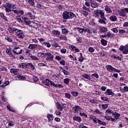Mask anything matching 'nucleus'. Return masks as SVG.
Segmentation results:
<instances>
[{"label": "nucleus", "mask_w": 128, "mask_h": 128, "mask_svg": "<svg viewBox=\"0 0 128 128\" xmlns=\"http://www.w3.org/2000/svg\"><path fill=\"white\" fill-rule=\"evenodd\" d=\"M74 120H76V122H82V118L80 116H74L73 118Z\"/></svg>", "instance_id": "nucleus-32"}, {"label": "nucleus", "mask_w": 128, "mask_h": 128, "mask_svg": "<svg viewBox=\"0 0 128 128\" xmlns=\"http://www.w3.org/2000/svg\"><path fill=\"white\" fill-rule=\"evenodd\" d=\"M82 14L84 16H88V12L85 11L84 10H82L81 11Z\"/></svg>", "instance_id": "nucleus-41"}, {"label": "nucleus", "mask_w": 128, "mask_h": 128, "mask_svg": "<svg viewBox=\"0 0 128 128\" xmlns=\"http://www.w3.org/2000/svg\"><path fill=\"white\" fill-rule=\"evenodd\" d=\"M6 108H7L8 110H10V112H16V110H14V109L12 108L10 106V104L7 105Z\"/></svg>", "instance_id": "nucleus-34"}, {"label": "nucleus", "mask_w": 128, "mask_h": 128, "mask_svg": "<svg viewBox=\"0 0 128 128\" xmlns=\"http://www.w3.org/2000/svg\"><path fill=\"white\" fill-rule=\"evenodd\" d=\"M119 50L122 52L123 54H128V44L124 46H121L119 48Z\"/></svg>", "instance_id": "nucleus-5"}, {"label": "nucleus", "mask_w": 128, "mask_h": 128, "mask_svg": "<svg viewBox=\"0 0 128 128\" xmlns=\"http://www.w3.org/2000/svg\"><path fill=\"white\" fill-rule=\"evenodd\" d=\"M36 8H40L41 10H44V6L40 4H37Z\"/></svg>", "instance_id": "nucleus-44"}, {"label": "nucleus", "mask_w": 128, "mask_h": 128, "mask_svg": "<svg viewBox=\"0 0 128 128\" xmlns=\"http://www.w3.org/2000/svg\"><path fill=\"white\" fill-rule=\"evenodd\" d=\"M46 117L48 118L49 122H52V120H54V115H52V114H47Z\"/></svg>", "instance_id": "nucleus-27"}, {"label": "nucleus", "mask_w": 128, "mask_h": 128, "mask_svg": "<svg viewBox=\"0 0 128 128\" xmlns=\"http://www.w3.org/2000/svg\"><path fill=\"white\" fill-rule=\"evenodd\" d=\"M62 34H68V30L66 29H62Z\"/></svg>", "instance_id": "nucleus-49"}, {"label": "nucleus", "mask_w": 128, "mask_h": 128, "mask_svg": "<svg viewBox=\"0 0 128 128\" xmlns=\"http://www.w3.org/2000/svg\"><path fill=\"white\" fill-rule=\"evenodd\" d=\"M90 118L92 119V120L94 122H95V124H96L97 122L96 121H98V118H96L95 116H92V117H90Z\"/></svg>", "instance_id": "nucleus-52"}, {"label": "nucleus", "mask_w": 128, "mask_h": 128, "mask_svg": "<svg viewBox=\"0 0 128 128\" xmlns=\"http://www.w3.org/2000/svg\"><path fill=\"white\" fill-rule=\"evenodd\" d=\"M98 6L99 5L98 4V2H96L92 1L90 3V6H91V8H98Z\"/></svg>", "instance_id": "nucleus-15"}, {"label": "nucleus", "mask_w": 128, "mask_h": 128, "mask_svg": "<svg viewBox=\"0 0 128 128\" xmlns=\"http://www.w3.org/2000/svg\"><path fill=\"white\" fill-rule=\"evenodd\" d=\"M18 28H9L8 29V30L10 34H14V32H16V30Z\"/></svg>", "instance_id": "nucleus-18"}, {"label": "nucleus", "mask_w": 128, "mask_h": 128, "mask_svg": "<svg viewBox=\"0 0 128 128\" xmlns=\"http://www.w3.org/2000/svg\"><path fill=\"white\" fill-rule=\"evenodd\" d=\"M78 54L80 55V56L78 58V60L80 62H82L84 60V57L82 56V53H80Z\"/></svg>", "instance_id": "nucleus-28"}, {"label": "nucleus", "mask_w": 128, "mask_h": 128, "mask_svg": "<svg viewBox=\"0 0 128 128\" xmlns=\"http://www.w3.org/2000/svg\"><path fill=\"white\" fill-rule=\"evenodd\" d=\"M98 122L100 124H102V126H106V122L100 121V120H98Z\"/></svg>", "instance_id": "nucleus-59"}, {"label": "nucleus", "mask_w": 128, "mask_h": 128, "mask_svg": "<svg viewBox=\"0 0 128 128\" xmlns=\"http://www.w3.org/2000/svg\"><path fill=\"white\" fill-rule=\"evenodd\" d=\"M19 66L20 68H28V64H26V63H21L19 64Z\"/></svg>", "instance_id": "nucleus-25"}, {"label": "nucleus", "mask_w": 128, "mask_h": 128, "mask_svg": "<svg viewBox=\"0 0 128 128\" xmlns=\"http://www.w3.org/2000/svg\"><path fill=\"white\" fill-rule=\"evenodd\" d=\"M17 19L19 22H24V24H26V26H32L34 24H36L32 22L28 18L26 17H22L20 16L19 17H17Z\"/></svg>", "instance_id": "nucleus-1"}, {"label": "nucleus", "mask_w": 128, "mask_h": 128, "mask_svg": "<svg viewBox=\"0 0 128 128\" xmlns=\"http://www.w3.org/2000/svg\"><path fill=\"white\" fill-rule=\"evenodd\" d=\"M118 14L120 16L124 18L126 16V13L128 14V8H124L118 10Z\"/></svg>", "instance_id": "nucleus-4"}, {"label": "nucleus", "mask_w": 128, "mask_h": 128, "mask_svg": "<svg viewBox=\"0 0 128 128\" xmlns=\"http://www.w3.org/2000/svg\"><path fill=\"white\" fill-rule=\"evenodd\" d=\"M43 44L47 46V48H50V44L49 42H43Z\"/></svg>", "instance_id": "nucleus-55"}, {"label": "nucleus", "mask_w": 128, "mask_h": 128, "mask_svg": "<svg viewBox=\"0 0 128 128\" xmlns=\"http://www.w3.org/2000/svg\"><path fill=\"white\" fill-rule=\"evenodd\" d=\"M46 54V52H40L39 53V54L42 58H45Z\"/></svg>", "instance_id": "nucleus-60"}, {"label": "nucleus", "mask_w": 128, "mask_h": 128, "mask_svg": "<svg viewBox=\"0 0 128 128\" xmlns=\"http://www.w3.org/2000/svg\"><path fill=\"white\" fill-rule=\"evenodd\" d=\"M14 52L16 54H20L22 52V49H20L18 47H16L14 50Z\"/></svg>", "instance_id": "nucleus-11"}, {"label": "nucleus", "mask_w": 128, "mask_h": 128, "mask_svg": "<svg viewBox=\"0 0 128 128\" xmlns=\"http://www.w3.org/2000/svg\"><path fill=\"white\" fill-rule=\"evenodd\" d=\"M113 116H114V118H114V120H114V122H116V120H118L120 116V114L116 112L115 113H114Z\"/></svg>", "instance_id": "nucleus-20"}, {"label": "nucleus", "mask_w": 128, "mask_h": 128, "mask_svg": "<svg viewBox=\"0 0 128 128\" xmlns=\"http://www.w3.org/2000/svg\"><path fill=\"white\" fill-rule=\"evenodd\" d=\"M28 2L32 6H34V0H28Z\"/></svg>", "instance_id": "nucleus-43"}, {"label": "nucleus", "mask_w": 128, "mask_h": 128, "mask_svg": "<svg viewBox=\"0 0 128 128\" xmlns=\"http://www.w3.org/2000/svg\"><path fill=\"white\" fill-rule=\"evenodd\" d=\"M30 18V20H36V16H34L30 12H28L26 14Z\"/></svg>", "instance_id": "nucleus-23"}, {"label": "nucleus", "mask_w": 128, "mask_h": 128, "mask_svg": "<svg viewBox=\"0 0 128 128\" xmlns=\"http://www.w3.org/2000/svg\"><path fill=\"white\" fill-rule=\"evenodd\" d=\"M100 98L102 100H104V102H108V98L106 96H102Z\"/></svg>", "instance_id": "nucleus-48"}, {"label": "nucleus", "mask_w": 128, "mask_h": 128, "mask_svg": "<svg viewBox=\"0 0 128 128\" xmlns=\"http://www.w3.org/2000/svg\"><path fill=\"white\" fill-rule=\"evenodd\" d=\"M10 72L11 74H16V76H18V72L16 70H14V69L10 70Z\"/></svg>", "instance_id": "nucleus-36"}, {"label": "nucleus", "mask_w": 128, "mask_h": 128, "mask_svg": "<svg viewBox=\"0 0 128 128\" xmlns=\"http://www.w3.org/2000/svg\"><path fill=\"white\" fill-rule=\"evenodd\" d=\"M110 20H112V22H116L118 17L116 16H112L110 17Z\"/></svg>", "instance_id": "nucleus-30"}, {"label": "nucleus", "mask_w": 128, "mask_h": 128, "mask_svg": "<svg viewBox=\"0 0 128 128\" xmlns=\"http://www.w3.org/2000/svg\"><path fill=\"white\" fill-rule=\"evenodd\" d=\"M71 94L74 96H78V92H72Z\"/></svg>", "instance_id": "nucleus-57"}, {"label": "nucleus", "mask_w": 128, "mask_h": 128, "mask_svg": "<svg viewBox=\"0 0 128 128\" xmlns=\"http://www.w3.org/2000/svg\"><path fill=\"white\" fill-rule=\"evenodd\" d=\"M90 102H91V104H98V101L94 100H89Z\"/></svg>", "instance_id": "nucleus-64"}, {"label": "nucleus", "mask_w": 128, "mask_h": 128, "mask_svg": "<svg viewBox=\"0 0 128 128\" xmlns=\"http://www.w3.org/2000/svg\"><path fill=\"white\" fill-rule=\"evenodd\" d=\"M82 78H86V80H90V76L88 74H83L82 75Z\"/></svg>", "instance_id": "nucleus-35"}, {"label": "nucleus", "mask_w": 128, "mask_h": 128, "mask_svg": "<svg viewBox=\"0 0 128 128\" xmlns=\"http://www.w3.org/2000/svg\"><path fill=\"white\" fill-rule=\"evenodd\" d=\"M76 30H77L81 34H86L85 28H76Z\"/></svg>", "instance_id": "nucleus-17"}, {"label": "nucleus", "mask_w": 128, "mask_h": 128, "mask_svg": "<svg viewBox=\"0 0 128 128\" xmlns=\"http://www.w3.org/2000/svg\"><path fill=\"white\" fill-rule=\"evenodd\" d=\"M6 52L7 54H8V56H9L10 58H16V56L12 54V50H10V48H6Z\"/></svg>", "instance_id": "nucleus-10"}, {"label": "nucleus", "mask_w": 128, "mask_h": 128, "mask_svg": "<svg viewBox=\"0 0 128 128\" xmlns=\"http://www.w3.org/2000/svg\"><path fill=\"white\" fill-rule=\"evenodd\" d=\"M102 108L103 110H106V108H108V104H102Z\"/></svg>", "instance_id": "nucleus-58"}, {"label": "nucleus", "mask_w": 128, "mask_h": 128, "mask_svg": "<svg viewBox=\"0 0 128 128\" xmlns=\"http://www.w3.org/2000/svg\"><path fill=\"white\" fill-rule=\"evenodd\" d=\"M60 68L62 70V72L64 74H65V76H68V74H70V72L64 69V68L62 66L60 67Z\"/></svg>", "instance_id": "nucleus-37"}, {"label": "nucleus", "mask_w": 128, "mask_h": 128, "mask_svg": "<svg viewBox=\"0 0 128 128\" xmlns=\"http://www.w3.org/2000/svg\"><path fill=\"white\" fill-rule=\"evenodd\" d=\"M9 126H14V123L13 122H9L8 123Z\"/></svg>", "instance_id": "nucleus-61"}, {"label": "nucleus", "mask_w": 128, "mask_h": 128, "mask_svg": "<svg viewBox=\"0 0 128 128\" xmlns=\"http://www.w3.org/2000/svg\"><path fill=\"white\" fill-rule=\"evenodd\" d=\"M106 18L104 17V15H103L102 16L100 17V18L98 20L99 24H106Z\"/></svg>", "instance_id": "nucleus-12"}, {"label": "nucleus", "mask_w": 128, "mask_h": 128, "mask_svg": "<svg viewBox=\"0 0 128 128\" xmlns=\"http://www.w3.org/2000/svg\"><path fill=\"white\" fill-rule=\"evenodd\" d=\"M59 38H60V40H66V36H64V35H61L60 36H58Z\"/></svg>", "instance_id": "nucleus-46"}, {"label": "nucleus", "mask_w": 128, "mask_h": 128, "mask_svg": "<svg viewBox=\"0 0 128 128\" xmlns=\"http://www.w3.org/2000/svg\"><path fill=\"white\" fill-rule=\"evenodd\" d=\"M85 34L86 32H88L89 34H92V29H90L88 28H85Z\"/></svg>", "instance_id": "nucleus-40"}, {"label": "nucleus", "mask_w": 128, "mask_h": 128, "mask_svg": "<svg viewBox=\"0 0 128 128\" xmlns=\"http://www.w3.org/2000/svg\"><path fill=\"white\" fill-rule=\"evenodd\" d=\"M94 48L92 47H89L88 48V52H94Z\"/></svg>", "instance_id": "nucleus-51"}, {"label": "nucleus", "mask_w": 128, "mask_h": 128, "mask_svg": "<svg viewBox=\"0 0 128 128\" xmlns=\"http://www.w3.org/2000/svg\"><path fill=\"white\" fill-rule=\"evenodd\" d=\"M62 16L64 20H72V18H74L76 16V14L72 12L67 11H64Z\"/></svg>", "instance_id": "nucleus-2"}, {"label": "nucleus", "mask_w": 128, "mask_h": 128, "mask_svg": "<svg viewBox=\"0 0 128 128\" xmlns=\"http://www.w3.org/2000/svg\"><path fill=\"white\" fill-rule=\"evenodd\" d=\"M29 56L31 58L32 60H40V59H38V57L34 56H32L30 54H29Z\"/></svg>", "instance_id": "nucleus-33"}, {"label": "nucleus", "mask_w": 128, "mask_h": 128, "mask_svg": "<svg viewBox=\"0 0 128 128\" xmlns=\"http://www.w3.org/2000/svg\"><path fill=\"white\" fill-rule=\"evenodd\" d=\"M43 84L46 86H54L55 88H58V84H56L54 82L48 79H46L42 82Z\"/></svg>", "instance_id": "nucleus-3"}, {"label": "nucleus", "mask_w": 128, "mask_h": 128, "mask_svg": "<svg viewBox=\"0 0 128 128\" xmlns=\"http://www.w3.org/2000/svg\"><path fill=\"white\" fill-rule=\"evenodd\" d=\"M28 66H30L32 68V70H34L35 68L34 66V64L32 63H28Z\"/></svg>", "instance_id": "nucleus-50"}, {"label": "nucleus", "mask_w": 128, "mask_h": 128, "mask_svg": "<svg viewBox=\"0 0 128 128\" xmlns=\"http://www.w3.org/2000/svg\"><path fill=\"white\" fill-rule=\"evenodd\" d=\"M89 26L90 30H94V28H96V24L92 22L89 24Z\"/></svg>", "instance_id": "nucleus-24"}, {"label": "nucleus", "mask_w": 128, "mask_h": 128, "mask_svg": "<svg viewBox=\"0 0 128 128\" xmlns=\"http://www.w3.org/2000/svg\"><path fill=\"white\" fill-rule=\"evenodd\" d=\"M70 48L72 52H80V49L74 46H70Z\"/></svg>", "instance_id": "nucleus-14"}, {"label": "nucleus", "mask_w": 128, "mask_h": 128, "mask_svg": "<svg viewBox=\"0 0 128 128\" xmlns=\"http://www.w3.org/2000/svg\"><path fill=\"white\" fill-rule=\"evenodd\" d=\"M44 58H46V60H49L50 62H52V60H54V56L52 53L49 52H46Z\"/></svg>", "instance_id": "nucleus-8"}, {"label": "nucleus", "mask_w": 128, "mask_h": 128, "mask_svg": "<svg viewBox=\"0 0 128 128\" xmlns=\"http://www.w3.org/2000/svg\"><path fill=\"white\" fill-rule=\"evenodd\" d=\"M10 84V82L6 81L4 83L2 86V88H4V86H8Z\"/></svg>", "instance_id": "nucleus-42"}, {"label": "nucleus", "mask_w": 128, "mask_h": 128, "mask_svg": "<svg viewBox=\"0 0 128 128\" xmlns=\"http://www.w3.org/2000/svg\"><path fill=\"white\" fill-rule=\"evenodd\" d=\"M68 82H70V79L68 78L64 79V84H68Z\"/></svg>", "instance_id": "nucleus-56"}, {"label": "nucleus", "mask_w": 128, "mask_h": 128, "mask_svg": "<svg viewBox=\"0 0 128 128\" xmlns=\"http://www.w3.org/2000/svg\"><path fill=\"white\" fill-rule=\"evenodd\" d=\"M16 36H18L19 38H24V32L20 29L16 30Z\"/></svg>", "instance_id": "nucleus-7"}, {"label": "nucleus", "mask_w": 128, "mask_h": 128, "mask_svg": "<svg viewBox=\"0 0 128 128\" xmlns=\"http://www.w3.org/2000/svg\"><path fill=\"white\" fill-rule=\"evenodd\" d=\"M94 16L95 18H100V16H104V13L102 12V10H96L94 11Z\"/></svg>", "instance_id": "nucleus-6"}, {"label": "nucleus", "mask_w": 128, "mask_h": 128, "mask_svg": "<svg viewBox=\"0 0 128 128\" xmlns=\"http://www.w3.org/2000/svg\"><path fill=\"white\" fill-rule=\"evenodd\" d=\"M72 110L74 114H76L82 110V108L78 106H74L72 108Z\"/></svg>", "instance_id": "nucleus-13"}, {"label": "nucleus", "mask_w": 128, "mask_h": 128, "mask_svg": "<svg viewBox=\"0 0 128 128\" xmlns=\"http://www.w3.org/2000/svg\"><path fill=\"white\" fill-rule=\"evenodd\" d=\"M111 30L114 32V34H118V30L116 28H113L111 29Z\"/></svg>", "instance_id": "nucleus-54"}, {"label": "nucleus", "mask_w": 128, "mask_h": 128, "mask_svg": "<svg viewBox=\"0 0 128 128\" xmlns=\"http://www.w3.org/2000/svg\"><path fill=\"white\" fill-rule=\"evenodd\" d=\"M80 116H85V118H88V115L84 113L80 112Z\"/></svg>", "instance_id": "nucleus-63"}, {"label": "nucleus", "mask_w": 128, "mask_h": 128, "mask_svg": "<svg viewBox=\"0 0 128 128\" xmlns=\"http://www.w3.org/2000/svg\"><path fill=\"white\" fill-rule=\"evenodd\" d=\"M106 68L107 70H109L110 72H114V67H112V65H108V64L106 65Z\"/></svg>", "instance_id": "nucleus-26"}, {"label": "nucleus", "mask_w": 128, "mask_h": 128, "mask_svg": "<svg viewBox=\"0 0 128 128\" xmlns=\"http://www.w3.org/2000/svg\"><path fill=\"white\" fill-rule=\"evenodd\" d=\"M5 40H8V42H12V38H10L8 36H6L5 37Z\"/></svg>", "instance_id": "nucleus-45"}, {"label": "nucleus", "mask_w": 128, "mask_h": 128, "mask_svg": "<svg viewBox=\"0 0 128 128\" xmlns=\"http://www.w3.org/2000/svg\"><path fill=\"white\" fill-rule=\"evenodd\" d=\"M4 8H5V10L6 12H12V4L8 3L4 6Z\"/></svg>", "instance_id": "nucleus-9"}, {"label": "nucleus", "mask_w": 128, "mask_h": 128, "mask_svg": "<svg viewBox=\"0 0 128 128\" xmlns=\"http://www.w3.org/2000/svg\"><path fill=\"white\" fill-rule=\"evenodd\" d=\"M38 45L34 44H30L28 46V48L30 50H34V48H37Z\"/></svg>", "instance_id": "nucleus-38"}, {"label": "nucleus", "mask_w": 128, "mask_h": 128, "mask_svg": "<svg viewBox=\"0 0 128 128\" xmlns=\"http://www.w3.org/2000/svg\"><path fill=\"white\" fill-rule=\"evenodd\" d=\"M104 118L106 120H111V122H114V120H116V119H114L112 117H110L108 116H105Z\"/></svg>", "instance_id": "nucleus-31"}, {"label": "nucleus", "mask_w": 128, "mask_h": 128, "mask_svg": "<svg viewBox=\"0 0 128 128\" xmlns=\"http://www.w3.org/2000/svg\"><path fill=\"white\" fill-rule=\"evenodd\" d=\"M52 34H54V36H60V32L58 30H54L52 32Z\"/></svg>", "instance_id": "nucleus-21"}, {"label": "nucleus", "mask_w": 128, "mask_h": 128, "mask_svg": "<svg viewBox=\"0 0 128 128\" xmlns=\"http://www.w3.org/2000/svg\"><path fill=\"white\" fill-rule=\"evenodd\" d=\"M104 10L107 14H112V10L110 8H108V6H104Z\"/></svg>", "instance_id": "nucleus-19"}, {"label": "nucleus", "mask_w": 128, "mask_h": 128, "mask_svg": "<svg viewBox=\"0 0 128 128\" xmlns=\"http://www.w3.org/2000/svg\"><path fill=\"white\" fill-rule=\"evenodd\" d=\"M106 94L108 96H114V93L112 92V90L111 89H107L106 90Z\"/></svg>", "instance_id": "nucleus-16"}, {"label": "nucleus", "mask_w": 128, "mask_h": 128, "mask_svg": "<svg viewBox=\"0 0 128 128\" xmlns=\"http://www.w3.org/2000/svg\"><path fill=\"white\" fill-rule=\"evenodd\" d=\"M122 92H128V86H124Z\"/></svg>", "instance_id": "nucleus-53"}, {"label": "nucleus", "mask_w": 128, "mask_h": 128, "mask_svg": "<svg viewBox=\"0 0 128 128\" xmlns=\"http://www.w3.org/2000/svg\"><path fill=\"white\" fill-rule=\"evenodd\" d=\"M59 62L60 64H62V66H66V61L64 60H61Z\"/></svg>", "instance_id": "nucleus-62"}, {"label": "nucleus", "mask_w": 128, "mask_h": 128, "mask_svg": "<svg viewBox=\"0 0 128 128\" xmlns=\"http://www.w3.org/2000/svg\"><path fill=\"white\" fill-rule=\"evenodd\" d=\"M106 112L107 114H112V116H114V112H112V110H110V109L106 110Z\"/></svg>", "instance_id": "nucleus-47"}, {"label": "nucleus", "mask_w": 128, "mask_h": 128, "mask_svg": "<svg viewBox=\"0 0 128 128\" xmlns=\"http://www.w3.org/2000/svg\"><path fill=\"white\" fill-rule=\"evenodd\" d=\"M16 78H18L19 80H26V76L22 75H17Z\"/></svg>", "instance_id": "nucleus-22"}, {"label": "nucleus", "mask_w": 128, "mask_h": 128, "mask_svg": "<svg viewBox=\"0 0 128 128\" xmlns=\"http://www.w3.org/2000/svg\"><path fill=\"white\" fill-rule=\"evenodd\" d=\"M100 44L102 46H106L108 44V41L104 39H102L100 40Z\"/></svg>", "instance_id": "nucleus-29"}, {"label": "nucleus", "mask_w": 128, "mask_h": 128, "mask_svg": "<svg viewBox=\"0 0 128 128\" xmlns=\"http://www.w3.org/2000/svg\"><path fill=\"white\" fill-rule=\"evenodd\" d=\"M100 30L102 32H108V28L104 27V26H101L100 27Z\"/></svg>", "instance_id": "nucleus-39"}]
</instances>
